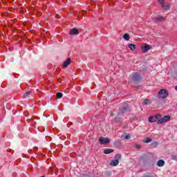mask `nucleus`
Returning <instances> with one entry per match:
<instances>
[{
	"label": "nucleus",
	"instance_id": "obj_24",
	"mask_svg": "<svg viewBox=\"0 0 177 177\" xmlns=\"http://www.w3.org/2000/svg\"><path fill=\"white\" fill-rule=\"evenodd\" d=\"M158 2L162 5V3H164V0H158Z\"/></svg>",
	"mask_w": 177,
	"mask_h": 177
},
{
	"label": "nucleus",
	"instance_id": "obj_23",
	"mask_svg": "<svg viewBox=\"0 0 177 177\" xmlns=\"http://www.w3.org/2000/svg\"><path fill=\"white\" fill-rule=\"evenodd\" d=\"M171 160H174L175 161H177V156L176 155L171 156Z\"/></svg>",
	"mask_w": 177,
	"mask_h": 177
},
{
	"label": "nucleus",
	"instance_id": "obj_30",
	"mask_svg": "<svg viewBox=\"0 0 177 177\" xmlns=\"http://www.w3.org/2000/svg\"><path fill=\"white\" fill-rule=\"evenodd\" d=\"M84 177H86V175H84Z\"/></svg>",
	"mask_w": 177,
	"mask_h": 177
},
{
	"label": "nucleus",
	"instance_id": "obj_27",
	"mask_svg": "<svg viewBox=\"0 0 177 177\" xmlns=\"http://www.w3.org/2000/svg\"><path fill=\"white\" fill-rule=\"evenodd\" d=\"M136 149H140L141 147H140V145H136Z\"/></svg>",
	"mask_w": 177,
	"mask_h": 177
},
{
	"label": "nucleus",
	"instance_id": "obj_18",
	"mask_svg": "<svg viewBox=\"0 0 177 177\" xmlns=\"http://www.w3.org/2000/svg\"><path fill=\"white\" fill-rule=\"evenodd\" d=\"M150 103H151V101H150V100H145L143 101L142 104L147 105V104H150Z\"/></svg>",
	"mask_w": 177,
	"mask_h": 177
},
{
	"label": "nucleus",
	"instance_id": "obj_28",
	"mask_svg": "<svg viewBox=\"0 0 177 177\" xmlns=\"http://www.w3.org/2000/svg\"><path fill=\"white\" fill-rule=\"evenodd\" d=\"M55 175H57V170L55 171Z\"/></svg>",
	"mask_w": 177,
	"mask_h": 177
},
{
	"label": "nucleus",
	"instance_id": "obj_15",
	"mask_svg": "<svg viewBox=\"0 0 177 177\" xmlns=\"http://www.w3.org/2000/svg\"><path fill=\"white\" fill-rule=\"evenodd\" d=\"M114 145L116 146V147H120L121 145H122V143L121 142L120 140H117L114 142Z\"/></svg>",
	"mask_w": 177,
	"mask_h": 177
},
{
	"label": "nucleus",
	"instance_id": "obj_13",
	"mask_svg": "<svg viewBox=\"0 0 177 177\" xmlns=\"http://www.w3.org/2000/svg\"><path fill=\"white\" fill-rule=\"evenodd\" d=\"M113 151H114L113 149H107L104 150V154H110V153H113Z\"/></svg>",
	"mask_w": 177,
	"mask_h": 177
},
{
	"label": "nucleus",
	"instance_id": "obj_7",
	"mask_svg": "<svg viewBox=\"0 0 177 177\" xmlns=\"http://www.w3.org/2000/svg\"><path fill=\"white\" fill-rule=\"evenodd\" d=\"M70 35H77V34H80V30L77 28H73L69 32Z\"/></svg>",
	"mask_w": 177,
	"mask_h": 177
},
{
	"label": "nucleus",
	"instance_id": "obj_21",
	"mask_svg": "<svg viewBox=\"0 0 177 177\" xmlns=\"http://www.w3.org/2000/svg\"><path fill=\"white\" fill-rule=\"evenodd\" d=\"M30 120L34 121V120H39V118L38 116H32Z\"/></svg>",
	"mask_w": 177,
	"mask_h": 177
},
{
	"label": "nucleus",
	"instance_id": "obj_1",
	"mask_svg": "<svg viewBox=\"0 0 177 177\" xmlns=\"http://www.w3.org/2000/svg\"><path fill=\"white\" fill-rule=\"evenodd\" d=\"M168 95H169L168 91L163 88L158 91V97H160V99H167V97H168Z\"/></svg>",
	"mask_w": 177,
	"mask_h": 177
},
{
	"label": "nucleus",
	"instance_id": "obj_26",
	"mask_svg": "<svg viewBox=\"0 0 177 177\" xmlns=\"http://www.w3.org/2000/svg\"><path fill=\"white\" fill-rule=\"evenodd\" d=\"M115 121H116V122H118V121H120V118H115Z\"/></svg>",
	"mask_w": 177,
	"mask_h": 177
},
{
	"label": "nucleus",
	"instance_id": "obj_4",
	"mask_svg": "<svg viewBox=\"0 0 177 177\" xmlns=\"http://www.w3.org/2000/svg\"><path fill=\"white\" fill-rule=\"evenodd\" d=\"M169 120H171V116L165 115L164 118H160L159 119L158 124H164V122H167V121H169Z\"/></svg>",
	"mask_w": 177,
	"mask_h": 177
},
{
	"label": "nucleus",
	"instance_id": "obj_19",
	"mask_svg": "<svg viewBox=\"0 0 177 177\" xmlns=\"http://www.w3.org/2000/svg\"><path fill=\"white\" fill-rule=\"evenodd\" d=\"M123 38L126 39V41H129L130 37L128 34H124Z\"/></svg>",
	"mask_w": 177,
	"mask_h": 177
},
{
	"label": "nucleus",
	"instance_id": "obj_5",
	"mask_svg": "<svg viewBox=\"0 0 177 177\" xmlns=\"http://www.w3.org/2000/svg\"><path fill=\"white\" fill-rule=\"evenodd\" d=\"M132 78L133 80V81H140L142 77L140 76V75H139V73H133Z\"/></svg>",
	"mask_w": 177,
	"mask_h": 177
},
{
	"label": "nucleus",
	"instance_id": "obj_9",
	"mask_svg": "<svg viewBox=\"0 0 177 177\" xmlns=\"http://www.w3.org/2000/svg\"><path fill=\"white\" fill-rule=\"evenodd\" d=\"M118 164H120V162L118 161V160H116V159L113 160L111 162V165L112 167H117V165H118Z\"/></svg>",
	"mask_w": 177,
	"mask_h": 177
},
{
	"label": "nucleus",
	"instance_id": "obj_11",
	"mask_svg": "<svg viewBox=\"0 0 177 177\" xmlns=\"http://www.w3.org/2000/svg\"><path fill=\"white\" fill-rule=\"evenodd\" d=\"M162 8H163V9H165V10H169L170 6H169V4L162 3Z\"/></svg>",
	"mask_w": 177,
	"mask_h": 177
},
{
	"label": "nucleus",
	"instance_id": "obj_29",
	"mask_svg": "<svg viewBox=\"0 0 177 177\" xmlns=\"http://www.w3.org/2000/svg\"><path fill=\"white\" fill-rule=\"evenodd\" d=\"M175 89L177 91V86L175 87Z\"/></svg>",
	"mask_w": 177,
	"mask_h": 177
},
{
	"label": "nucleus",
	"instance_id": "obj_2",
	"mask_svg": "<svg viewBox=\"0 0 177 177\" xmlns=\"http://www.w3.org/2000/svg\"><path fill=\"white\" fill-rule=\"evenodd\" d=\"M160 118H161V115L158 114L154 116H151L148 118V121L149 122H157V121H160Z\"/></svg>",
	"mask_w": 177,
	"mask_h": 177
},
{
	"label": "nucleus",
	"instance_id": "obj_20",
	"mask_svg": "<svg viewBox=\"0 0 177 177\" xmlns=\"http://www.w3.org/2000/svg\"><path fill=\"white\" fill-rule=\"evenodd\" d=\"M150 142H151V138H147L145 140V143H150Z\"/></svg>",
	"mask_w": 177,
	"mask_h": 177
},
{
	"label": "nucleus",
	"instance_id": "obj_8",
	"mask_svg": "<svg viewBox=\"0 0 177 177\" xmlns=\"http://www.w3.org/2000/svg\"><path fill=\"white\" fill-rule=\"evenodd\" d=\"M141 49L142 52H144V53H146L148 50H149V49H151V47L149 45H145L144 46H142Z\"/></svg>",
	"mask_w": 177,
	"mask_h": 177
},
{
	"label": "nucleus",
	"instance_id": "obj_14",
	"mask_svg": "<svg viewBox=\"0 0 177 177\" xmlns=\"http://www.w3.org/2000/svg\"><path fill=\"white\" fill-rule=\"evenodd\" d=\"M129 49H131V50H135V49H136V45L133 44H129Z\"/></svg>",
	"mask_w": 177,
	"mask_h": 177
},
{
	"label": "nucleus",
	"instance_id": "obj_16",
	"mask_svg": "<svg viewBox=\"0 0 177 177\" xmlns=\"http://www.w3.org/2000/svg\"><path fill=\"white\" fill-rule=\"evenodd\" d=\"M56 97H57V99H62L63 97V93H57Z\"/></svg>",
	"mask_w": 177,
	"mask_h": 177
},
{
	"label": "nucleus",
	"instance_id": "obj_17",
	"mask_svg": "<svg viewBox=\"0 0 177 177\" xmlns=\"http://www.w3.org/2000/svg\"><path fill=\"white\" fill-rule=\"evenodd\" d=\"M121 154L120 153H117L115 156V160H118V161H119V160H121Z\"/></svg>",
	"mask_w": 177,
	"mask_h": 177
},
{
	"label": "nucleus",
	"instance_id": "obj_12",
	"mask_svg": "<svg viewBox=\"0 0 177 177\" xmlns=\"http://www.w3.org/2000/svg\"><path fill=\"white\" fill-rule=\"evenodd\" d=\"M164 164H165V162H164L163 160H160L157 162L158 167H164Z\"/></svg>",
	"mask_w": 177,
	"mask_h": 177
},
{
	"label": "nucleus",
	"instance_id": "obj_3",
	"mask_svg": "<svg viewBox=\"0 0 177 177\" xmlns=\"http://www.w3.org/2000/svg\"><path fill=\"white\" fill-rule=\"evenodd\" d=\"M99 142L101 145H109V143H110V139H109L108 138L100 137L99 138Z\"/></svg>",
	"mask_w": 177,
	"mask_h": 177
},
{
	"label": "nucleus",
	"instance_id": "obj_6",
	"mask_svg": "<svg viewBox=\"0 0 177 177\" xmlns=\"http://www.w3.org/2000/svg\"><path fill=\"white\" fill-rule=\"evenodd\" d=\"M70 64H71V59L68 58L66 61L64 62L63 67H64V68H67Z\"/></svg>",
	"mask_w": 177,
	"mask_h": 177
},
{
	"label": "nucleus",
	"instance_id": "obj_25",
	"mask_svg": "<svg viewBox=\"0 0 177 177\" xmlns=\"http://www.w3.org/2000/svg\"><path fill=\"white\" fill-rule=\"evenodd\" d=\"M125 138L126 139H131V136L127 135V136H126Z\"/></svg>",
	"mask_w": 177,
	"mask_h": 177
},
{
	"label": "nucleus",
	"instance_id": "obj_22",
	"mask_svg": "<svg viewBox=\"0 0 177 177\" xmlns=\"http://www.w3.org/2000/svg\"><path fill=\"white\" fill-rule=\"evenodd\" d=\"M31 93V91H27L25 93V95H23V97H26V96H28V95H30Z\"/></svg>",
	"mask_w": 177,
	"mask_h": 177
},
{
	"label": "nucleus",
	"instance_id": "obj_10",
	"mask_svg": "<svg viewBox=\"0 0 177 177\" xmlns=\"http://www.w3.org/2000/svg\"><path fill=\"white\" fill-rule=\"evenodd\" d=\"M154 20H155V21H165V18H164V17H158L155 18Z\"/></svg>",
	"mask_w": 177,
	"mask_h": 177
}]
</instances>
